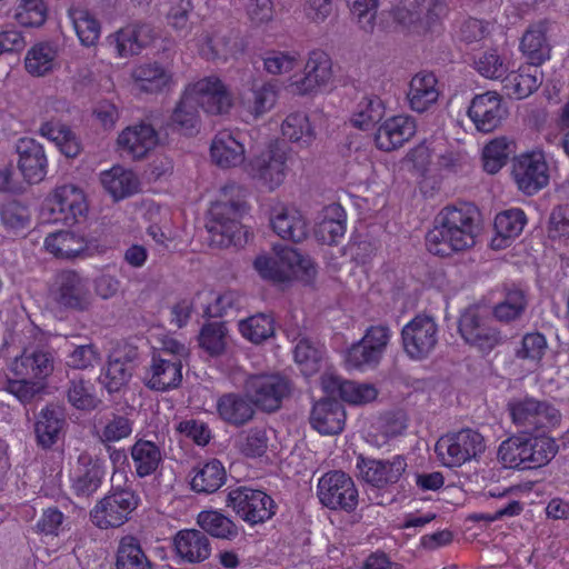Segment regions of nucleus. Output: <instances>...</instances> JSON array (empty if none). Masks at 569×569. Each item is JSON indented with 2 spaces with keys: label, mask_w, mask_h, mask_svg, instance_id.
<instances>
[{
  "label": "nucleus",
  "mask_w": 569,
  "mask_h": 569,
  "mask_svg": "<svg viewBox=\"0 0 569 569\" xmlns=\"http://www.w3.org/2000/svg\"><path fill=\"white\" fill-rule=\"evenodd\" d=\"M132 376V371L123 365L119 358L109 357L106 369L100 376V382L109 393L119 391L124 387Z\"/></svg>",
  "instance_id": "obj_58"
},
{
  "label": "nucleus",
  "mask_w": 569,
  "mask_h": 569,
  "mask_svg": "<svg viewBox=\"0 0 569 569\" xmlns=\"http://www.w3.org/2000/svg\"><path fill=\"white\" fill-rule=\"evenodd\" d=\"M293 390V381L279 372L249 375L243 382V391L254 407L268 413L279 410Z\"/></svg>",
  "instance_id": "obj_5"
},
{
  "label": "nucleus",
  "mask_w": 569,
  "mask_h": 569,
  "mask_svg": "<svg viewBox=\"0 0 569 569\" xmlns=\"http://www.w3.org/2000/svg\"><path fill=\"white\" fill-rule=\"evenodd\" d=\"M383 101L377 96L363 97L357 104L351 122L356 128L369 130L385 117Z\"/></svg>",
  "instance_id": "obj_51"
},
{
  "label": "nucleus",
  "mask_w": 569,
  "mask_h": 569,
  "mask_svg": "<svg viewBox=\"0 0 569 569\" xmlns=\"http://www.w3.org/2000/svg\"><path fill=\"white\" fill-rule=\"evenodd\" d=\"M238 328L243 338L259 345L274 335V320L270 315L257 313L240 320Z\"/></svg>",
  "instance_id": "obj_53"
},
{
  "label": "nucleus",
  "mask_w": 569,
  "mask_h": 569,
  "mask_svg": "<svg viewBox=\"0 0 569 569\" xmlns=\"http://www.w3.org/2000/svg\"><path fill=\"white\" fill-rule=\"evenodd\" d=\"M139 501L131 488H112L90 511V519L100 529L118 528L130 519Z\"/></svg>",
  "instance_id": "obj_6"
},
{
  "label": "nucleus",
  "mask_w": 569,
  "mask_h": 569,
  "mask_svg": "<svg viewBox=\"0 0 569 569\" xmlns=\"http://www.w3.org/2000/svg\"><path fill=\"white\" fill-rule=\"evenodd\" d=\"M186 88L208 114H226L233 106L230 91L219 78H203Z\"/></svg>",
  "instance_id": "obj_17"
},
{
  "label": "nucleus",
  "mask_w": 569,
  "mask_h": 569,
  "mask_svg": "<svg viewBox=\"0 0 569 569\" xmlns=\"http://www.w3.org/2000/svg\"><path fill=\"white\" fill-rule=\"evenodd\" d=\"M44 247L54 257L61 259L92 256L99 251L97 240L88 239L72 230H60L48 234Z\"/></svg>",
  "instance_id": "obj_20"
},
{
  "label": "nucleus",
  "mask_w": 569,
  "mask_h": 569,
  "mask_svg": "<svg viewBox=\"0 0 569 569\" xmlns=\"http://www.w3.org/2000/svg\"><path fill=\"white\" fill-rule=\"evenodd\" d=\"M136 476L140 479L157 472L162 466L163 452L153 441L138 439L130 448Z\"/></svg>",
  "instance_id": "obj_39"
},
{
  "label": "nucleus",
  "mask_w": 569,
  "mask_h": 569,
  "mask_svg": "<svg viewBox=\"0 0 569 569\" xmlns=\"http://www.w3.org/2000/svg\"><path fill=\"white\" fill-rule=\"evenodd\" d=\"M193 477L191 478V490L197 493H213L226 481V470L223 465L212 459L197 468H193Z\"/></svg>",
  "instance_id": "obj_43"
},
{
  "label": "nucleus",
  "mask_w": 569,
  "mask_h": 569,
  "mask_svg": "<svg viewBox=\"0 0 569 569\" xmlns=\"http://www.w3.org/2000/svg\"><path fill=\"white\" fill-rule=\"evenodd\" d=\"M552 22L542 19L531 23L522 34L520 49L532 66H541L550 58L551 44L548 33Z\"/></svg>",
  "instance_id": "obj_26"
},
{
  "label": "nucleus",
  "mask_w": 569,
  "mask_h": 569,
  "mask_svg": "<svg viewBox=\"0 0 569 569\" xmlns=\"http://www.w3.org/2000/svg\"><path fill=\"white\" fill-rule=\"evenodd\" d=\"M274 256H259L253 267L261 278L272 282H286L291 274H299L310 280L316 274V268L309 257L301 254L289 246H274Z\"/></svg>",
  "instance_id": "obj_4"
},
{
  "label": "nucleus",
  "mask_w": 569,
  "mask_h": 569,
  "mask_svg": "<svg viewBox=\"0 0 569 569\" xmlns=\"http://www.w3.org/2000/svg\"><path fill=\"white\" fill-rule=\"evenodd\" d=\"M557 452L553 438L520 433L500 443L498 459L506 468L527 470L546 466Z\"/></svg>",
  "instance_id": "obj_3"
},
{
  "label": "nucleus",
  "mask_w": 569,
  "mask_h": 569,
  "mask_svg": "<svg viewBox=\"0 0 569 569\" xmlns=\"http://www.w3.org/2000/svg\"><path fill=\"white\" fill-rule=\"evenodd\" d=\"M212 161L220 168H233L243 163L246 150L243 144L230 132H219L210 147Z\"/></svg>",
  "instance_id": "obj_38"
},
{
  "label": "nucleus",
  "mask_w": 569,
  "mask_h": 569,
  "mask_svg": "<svg viewBox=\"0 0 569 569\" xmlns=\"http://www.w3.org/2000/svg\"><path fill=\"white\" fill-rule=\"evenodd\" d=\"M162 130L177 131L184 136H193L200 130V113L197 100L186 88L176 103L169 120Z\"/></svg>",
  "instance_id": "obj_30"
},
{
  "label": "nucleus",
  "mask_w": 569,
  "mask_h": 569,
  "mask_svg": "<svg viewBox=\"0 0 569 569\" xmlns=\"http://www.w3.org/2000/svg\"><path fill=\"white\" fill-rule=\"evenodd\" d=\"M437 78L433 73H418L410 81L408 100L412 110L426 111L439 97Z\"/></svg>",
  "instance_id": "obj_42"
},
{
  "label": "nucleus",
  "mask_w": 569,
  "mask_h": 569,
  "mask_svg": "<svg viewBox=\"0 0 569 569\" xmlns=\"http://www.w3.org/2000/svg\"><path fill=\"white\" fill-rule=\"evenodd\" d=\"M417 130L415 119L409 116H395L379 126L375 142L378 149L392 151L411 139Z\"/></svg>",
  "instance_id": "obj_27"
},
{
  "label": "nucleus",
  "mask_w": 569,
  "mask_h": 569,
  "mask_svg": "<svg viewBox=\"0 0 569 569\" xmlns=\"http://www.w3.org/2000/svg\"><path fill=\"white\" fill-rule=\"evenodd\" d=\"M309 420L319 433L338 435L345 428V408L336 398H322L313 405Z\"/></svg>",
  "instance_id": "obj_28"
},
{
  "label": "nucleus",
  "mask_w": 569,
  "mask_h": 569,
  "mask_svg": "<svg viewBox=\"0 0 569 569\" xmlns=\"http://www.w3.org/2000/svg\"><path fill=\"white\" fill-rule=\"evenodd\" d=\"M278 98L277 86L272 82H254L244 96V102L248 110L259 117L268 112L276 103Z\"/></svg>",
  "instance_id": "obj_52"
},
{
  "label": "nucleus",
  "mask_w": 569,
  "mask_h": 569,
  "mask_svg": "<svg viewBox=\"0 0 569 569\" xmlns=\"http://www.w3.org/2000/svg\"><path fill=\"white\" fill-rule=\"evenodd\" d=\"M40 133L53 141L67 158H76L82 151V144L77 134L59 121H48L40 127Z\"/></svg>",
  "instance_id": "obj_44"
},
{
  "label": "nucleus",
  "mask_w": 569,
  "mask_h": 569,
  "mask_svg": "<svg viewBox=\"0 0 569 569\" xmlns=\"http://www.w3.org/2000/svg\"><path fill=\"white\" fill-rule=\"evenodd\" d=\"M295 360L305 376H311L321 368L323 352L308 338H301L295 348Z\"/></svg>",
  "instance_id": "obj_56"
},
{
  "label": "nucleus",
  "mask_w": 569,
  "mask_h": 569,
  "mask_svg": "<svg viewBox=\"0 0 569 569\" xmlns=\"http://www.w3.org/2000/svg\"><path fill=\"white\" fill-rule=\"evenodd\" d=\"M331 68L330 57L322 50H313L309 53L303 76L296 80L295 83L301 93H309L330 81L332 77Z\"/></svg>",
  "instance_id": "obj_33"
},
{
  "label": "nucleus",
  "mask_w": 569,
  "mask_h": 569,
  "mask_svg": "<svg viewBox=\"0 0 569 569\" xmlns=\"http://www.w3.org/2000/svg\"><path fill=\"white\" fill-rule=\"evenodd\" d=\"M528 306L526 292L519 288L506 289L505 298L492 308L493 318L501 323L519 320Z\"/></svg>",
  "instance_id": "obj_47"
},
{
  "label": "nucleus",
  "mask_w": 569,
  "mask_h": 569,
  "mask_svg": "<svg viewBox=\"0 0 569 569\" xmlns=\"http://www.w3.org/2000/svg\"><path fill=\"white\" fill-rule=\"evenodd\" d=\"M486 450L485 438L471 428H463L442 436L436 445V451L445 466L460 467L477 459Z\"/></svg>",
  "instance_id": "obj_8"
},
{
  "label": "nucleus",
  "mask_w": 569,
  "mask_h": 569,
  "mask_svg": "<svg viewBox=\"0 0 569 569\" xmlns=\"http://www.w3.org/2000/svg\"><path fill=\"white\" fill-rule=\"evenodd\" d=\"M57 48L49 42L34 44L24 58L26 70L34 77H43L56 67Z\"/></svg>",
  "instance_id": "obj_48"
},
{
  "label": "nucleus",
  "mask_w": 569,
  "mask_h": 569,
  "mask_svg": "<svg viewBox=\"0 0 569 569\" xmlns=\"http://www.w3.org/2000/svg\"><path fill=\"white\" fill-rule=\"evenodd\" d=\"M287 151L282 143L270 144L267 151L251 162L253 176L262 180L270 189L280 186L287 171Z\"/></svg>",
  "instance_id": "obj_21"
},
{
  "label": "nucleus",
  "mask_w": 569,
  "mask_h": 569,
  "mask_svg": "<svg viewBox=\"0 0 569 569\" xmlns=\"http://www.w3.org/2000/svg\"><path fill=\"white\" fill-rule=\"evenodd\" d=\"M507 114L508 109L501 97L492 91L477 94L468 108V116L476 129L483 133L495 131Z\"/></svg>",
  "instance_id": "obj_18"
},
{
  "label": "nucleus",
  "mask_w": 569,
  "mask_h": 569,
  "mask_svg": "<svg viewBox=\"0 0 569 569\" xmlns=\"http://www.w3.org/2000/svg\"><path fill=\"white\" fill-rule=\"evenodd\" d=\"M241 51L238 37L232 30L216 29L201 36L200 54L207 60L226 62Z\"/></svg>",
  "instance_id": "obj_29"
},
{
  "label": "nucleus",
  "mask_w": 569,
  "mask_h": 569,
  "mask_svg": "<svg viewBox=\"0 0 569 569\" xmlns=\"http://www.w3.org/2000/svg\"><path fill=\"white\" fill-rule=\"evenodd\" d=\"M512 176L523 193L531 196L549 183V168L543 152L532 151L513 159Z\"/></svg>",
  "instance_id": "obj_15"
},
{
  "label": "nucleus",
  "mask_w": 569,
  "mask_h": 569,
  "mask_svg": "<svg viewBox=\"0 0 569 569\" xmlns=\"http://www.w3.org/2000/svg\"><path fill=\"white\" fill-rule=\"evenodd\" d=\"M477 71L489 79H502L508 73V66L505 60L496 52H483L478 60L475 61Z\"/></svg>",
  "instance_id": "obj_63"
},
{
  "label": "nucleus",
  "mask_w": 569,
  "mask_h": 569,
  "mask_svg": "<svg viewBox=\"0 0 569 569\" xmlns=\"http://www.w3.org/2000/svg\"><path fill=\"white\" fill-rule=\"evenodd\" d=\"M114 569H153V563L134 536L122 537L116 550Z\"/></svg>",
  "instance_id": "obj_41"
},
{
  "label": "nucleus",
  "mask_w": 569,
  "mask_h": 569,
  "mask_svg": "<svg viewBox=\"0 0 569 569\" xmlns=\"http://www.w3.org/2000/svg\"><path fill=\"white\" fill-rule=\"evenodd\" d=\"M244 197V190L234 183L221 189V199L211 204L206 224L211 244L242 246L246 232L240 220L248 211Z\"/></svg>",
  "instance_id": "obj_2"
},
{
  "label": "nucleus",
  "mask_w": 569,
  "mask_h": 569,
  "mask_svg": "<svg viewBox=\"0 0 569 569\" xmlns=\"http://www.w3.org/2000/svg\"><path fill=\"white\" fill-rule=\"evenodd\" d=\"M218 417L227 425L241 428L256 417V407L246 392H227L221 395L216 405Z\"/></svg>",
  "instance_id": "obj_25"
},
{
  "label": "nucleus",
  "mask_w": 569,
  "mask_h": 569,
  "mask_svg": "<svg viewBox=\"0 0 569 569\" xmlns=\"http://www.w3.org/2000/svg\"><path fill=\"white\" fill-rule=\"evenodd\" d=\"M438 340V325L427 315L416 316L401 330L403 351L412 360L427 359L435 351Z\"/></svg>",
  "instance_id": "obj_11"
},
{
  "label": "nucleus",
  "mask_w": 569,
  "mask_h": 569,
  "mask_svg": "<svg viewBox=\"0 0 569 569\" xmlns=\"http://www.w3.org/2000/svg\"><path fill=\"white\" fill-rule=\"evenodd\" d=\"M538 67L528 63L520 67L517 71L508 72L502 80L507 94L520 100L536 91L542 83L541 72H539Z\"/></svg>",
  "instance_id": "obj_40"
},
{
  "label": "nucleus",
  "mask_w": 569,
  "mask_h": 569,
  "mask_svg": "<svg viewBox=\"0 0 569 569\" xmlns=\"http://www.w3.org/2000/svg\"><path fill=\"white\" fill-rule=\"evenodd\" d=\"M227 328L223 322H209L204 325L199 335V345L210 356L222 355L227 347Z\"/></svg>",
  "instance_id": "obj_57"
},
{
  "label": "nucleus",
  "mask_w": 569,
  "mask_h": 569,
  "mask_svg": "<svg viewBox=\"0 0 569 569\" xmlns=\"http://www.w3.org/2000/svg\"><path fill=\"white\" fill-rule=\"evenodd\" d=\"M433 228L426 236L430 253L450 257L476 244L480 231V212L468 202L447 206L436 216Z\"/></svg>",
  "instance_id": "obj_1"
},
{
  "label": "nucleus",
  "mask_w": 569,
  "mask_h": 569,
  "mask_svg": "<svg viewBox=\"0 0 569 569\" xmlns=\"http://www.w3.org/2000/svg\"><path fill=\"white\" fill-rule=\"evenodd\" d=\"M16 18L23 26L40 27L46 22L47 7L42 0H21Z\"/></svg>",
  "instance_id": "obj_61"
},
{
  "label": "nucleus",
  "mask_w": 569,
  "mask_h": 569,
  "mask_svg": "<svg viewBox=\"0 0 569 569\" xmlns=\"http://www.w3.org/2000/svg\"><path fill=\"white\" fill-rule=\"evenodd\" d=\"M346 211L339 203L325 207L315 226L316 239L325 244H337L346 233Z\"/></svg>",
  "instance_id": "obj_35"
},
{
  "label": "nucleus",
  "mask_w": 569,
  "mask_h": 569,
  "mask_svg": "<svg viewBox=\"0 0 569 569\" xmlns=\"http://www.w3.org/2000/svg\"><path fill=\"white\" fill-rule=\"evenodd\" d=\"M317 495L322 506L348 513L356 510L359 501L355 481L341 470L325 473L318 481Z\"/></svg>",
  "instance_id": "obj_10"
},
{
  "label": "nucleus",
  "mask_w": 569,
  "mask_h": 569,
  "mask_svg": "<svg viewBox=\"0 0 569 569\" xmlns=\"http://www.w3.org/2000/svg\"><path fill=\"white\" fill-rule=\"evenodd\" d=\"M153 38V28L146 22L131 23L118 32L110 40L119 57L127 58L138 54L140 50Z\"/></svg>",
  "instance_id": "obj_34"
},
{
  "label": "nucleus",
  "mask_w": 569,
  "mask_h": 569,
  "mask_svg": "<svg viewBox=\"0 0 569 569\" xmlns=\"http://www.w3.org/2000/svg\"><path fill=\"white\" fill-rule=\"evenodd\" d=\"M66 425L63 411L52 403L46 406L37 415L34 435L38 446L42 449L52 448Z\"/></svg>",
  "instance_id": "obj_36"
},
{
  "label": "nucleus",
  "mask_w": 569,
  "mask_h": 569,
  "mask_svg": "<svg viewBox=\"0 0 569 569\" xmlns=\"http://www.w3.org/2000/svg\"><path fill=\"white\" fill-rule=\"evenodd\" d=\"M227 507L247 523H263L276 513L273 499L259 489L240 486L231 489L226 498Z\"/></svg>",
  "instance_id": "obj_9"
},
{
  "label": "nucleus",
  "mask_w": 569,
  "mask_h": 569,
  "mask_svg": "<svg viewBox=\"0 0 569 569\" xmlns=\"http://www.w3.org/2000/svg\"><path fill=\"white\" fill-rule=\"evenodd\" d=\"M18 168L29 183H39L47 176L48 160L42 144L32 138H20L16 143Z\"/></svg>",
  "instance_id": "obj_22"
},
{
  "label": "nucleus",
  "mask_w": 569,
  "mask_h": 569,
  "mask_svg": "<svg viewBox=\"0 0 569 569\" xmlns=\"http://www.w3.org/2000/svg\"><path fill=\"white\" fill-rule=\"evenodd\" d=\"M197 522L203 532L219 539L232 540L239 535L237 525L216 510L201 511L198 515Z\"/></svg>",
  "instance_id": "obj_50"
},
{
  "label": "nucleus",
  "mask_w": 569,
  "mask_h": 569,
  "mask_svg": "<svg viewBox=\"0 0 569 569\" xmlns=\"http://www.w3.org/2000/svg\"><path fill=\"white\" fill-rule=\"evenodd\" d=\"M46 385L40 380L9 378L7 381V390L16 396L22 403H29L39 395Z\"/></svg>",
  "instance_id": "obj_64"
},
{
  "label": "nucleus",
  "mask_w": 569,
  "mask_h": 569,
  "mask_svg": "<svg viewBox=\"0 0 569 569\" xmlns=\"http://www.w3.org/2000/svg\"><path fill=\"white\" fill-rule=\"evenodd\" d=\"M0 219L8 230L17 231L29 224L30 212L24 204L9 201L0 206Z\"/></svg>",
  "instance_id": "obj_60"
},
{
  "label": "nucleus",
  "mask_w": 569,
  "mask_h": 569,
  "mask_svg": "<svg viewBox=\"0 0 569 569\" xmlns=\"http://www.w3.org/2000/svg\"><path fill=\"white\" fill-rule=\"evenodd\" d=\"M168 132L156 130L153 123L141 122L128 127L118 137V144L132 159H142L156 146L167 142Z\"/></svg>",
  "instance_id": "obj_19"
},
{
  "label": "nucleus",
  "mask_w": 569,
  "mask_h": 569,
  "mask_svg": "<svg viewBox=\"0 0 569 569\" xmlns=\"http://www.w3.org/2000/svg\"><path fill=\"white\" fill-rule=\"evenodd\" d=\"M142 380L144 386L153 391L166 392L177 389L182 382V363L151 355Z\"/></svg>",
  "instance_id": "obj_24"
},
{
  "label": "nucleus",
  "mask_w": 569,
  "mask_h": 569,
  "mask_svg": "<svg viewBox=\"0 0 569 569\" xmlns=\"http://www.w3.org/2000/svg\"><path fill=\"white\" fill-rule=\"evenodd\" d=\"M101 183L116 200L130 197L139 189V181L134 173L121 167H113L103 172Z\"/></svg>",
  "instance_id": "obj_45"
},
{
  "label": "nucleus",
  "mask_w": 569,
  "mask_h": 569,
  "mask_svg": "<svg viewBox=\"0 0 569 569\" xmlns=\"http://www.w3.org/2000/svg\"><path fill=\"white\" fill-rule=\"evenodd\" d=\"M509 144L505 138L489 142L482 153L483 169L490 173H497L507 162Z\"/></svg>",
  "instance_id": "obj_59"
},
{
  "label": "nucleus",
  "mask_w": 569,
  "mask_h": 569,
  "mask_svg": "<svg viewBox=\"0 0 569 569\" xmlns=\"http://www.w3.org/2000/svg\"><path fill=\"white\" fill-rule=\"evenodd\" d=\"M357 469L360 478L378 489L397 483L407 469L405 457L395 456L391 459L367 458L358 456Z\"/></svg>",
  "instance_id": "obj_16"
},
{
  "label": "nucleus",
  "mask_w": 569,
  "mask_h": 569,
  "mask_svg": "<svg viewBox=\"0 0 569 569\" xmlns=\"http://www.w3.org/2000/svg\"><path fill=\"white\" fill-rule=\"evenodd\" d=\"M269 438L264 428L249 429L240 440V451L249 458L261 457L268 448Z\"/></svg>",
  "instance_id": "obj_62"
},
{
  "label": "nucleus",
  "mask_w": 569,
  "mask_h": 569,
  "mask_svg": "<svg viewBox=\"0 0 569 569\" xmlns=\"http://www.w3.org/2000/svg\"><path fill=\"white\" fill-rule=\"evenodd\" d=\"M74 30L80 42L86 47L94 46L100 37V22L88 10L73 8L69 10Z\"/></svg>",
  "instance_id": "obj_54"
},
{
  "label": "nucleus",
  "mask_w": 569,
  "mask_h": 569,
  "mask_svg": "<svg viewBox=\"0 0 569 569\" xmlns=\"http://www.w3.org/2000/svg\"><path fill=\"white\" fill-rule=\"evenodd\" d=\"M272 230L282 239L301 242L309 234V224L303 214L289 207L276 208L271 212Z\"/></svg>",
  "instance_id": "obj_31"
},
{
  "label": "nucleus",
  "mask_w": 569,
  "mask_h": 569,
  "mask_svg": "<svg viewBox=\"0 0 569 569\" xmlns=\"http://www.w3.org/2000/svg\"><path fill=\"white\" fill-rule=\"evenodd\" d=\"M526 223L527 217L521 209H510L498 213L495 219V230L498 238L492 240L493 247L507 246L505 242L518 237Z\"/></svg>",
  "instance_id": "obj_46"
},
{
  "label": "nucleus",
  "mask_w": 569,
  "mask_h": 569,
  "mask_svg": "<svg viewBox=\"0 0 569 569\" xmlns=\"http://www.w3.org/2000/svg\"><path fill=\"white\" fill-rule=\"evenodd\" d=\"M174 548L179 557L189 563L202 562L211 555L209 538L197 529L180 530L174 537Z\"/></svg>",
  "instance_id": "obj_37"
},
{
  "label": "nucleus",
  "mask_w": 569,
  "mask_h": 569,
  "mask_svg": "<svg viewBox=\"0 0 569 569\" xmlns=\"http://www.w3.org/2000/svg\"><path fill=\"white\" fill-rule=\"evenodd\" d=\"M458 331L467 345L482 352H490L502 341L500 331L490 325L487 308L480 303L470 305L461 312Z\"/></svg>",
  "instance_id": "obj_7"
},
{
  "label": "nucleus",
  "mask_w": 569,
  "mask_h": 569,
  "mask_svg": "<svg viewBox=\"0 0 569 569\" xmlns=\"http://www.w3.org/2000/svg\"><path fill=\"white\" fill-rule=\"evenodd\" d=\"M103 462L88 452L78 457V467L72 488L77 496L89 497L94 493L104 478Z\"/></svg>",
  "instance_id": "obj_32"
},
{
  "label": "nucleus",
  "mask_w": 569,
  "mask_h": 569,
  "mask_svg": "<svg viewBox=\"0 0 569 569\" xmlns=\"http://www.w3.org/2000/svg\"><path fill=\"white\" fill-rule=\"evenodd\" d=\"M281 131L290 141L302 147L309 146L316 138L309 118L303 112L290 113L282 122Z\"/></svg>",
  "instance_id": "obj_55"
},
{
  "label": "nucleus",
  "mask_w": 569,
  "mask_h": 569,
  "mask_svg": "<svg viewBox=\"0 0 569 569\" xmlns=\"http://www.w3.org/2000/svg\"><path fill=\"white\" fill-rule=\"evenodd\" d=\"M132 78L140 91L158 93L170 82L171 76L158 63L140 64L132 71Z\"/></svg>",
  "instance_id": "obj_49"
},
{
  "label": "nucleus",
  "mask_w": 569,
  "mask_h": 569,
  "mask_svg": "<svg viewBox=\"0 0 569 569\" xmlns=\"http://www.w3.org/2000/svg\"><path fill=\"white\" fill-rule=\"evenodd\" d=\"M512 422L522 428L521 433L531 435L559 421V411L546 401L527 398L509 405Z\"/></svg>",
  "instance_id": "obj_13"
},
{
  "label": "nucleus",
  "mask_w": 569,
  "mask_h": 569,
  "mask_svg": "<svg viewBox=\"0 0 569 569\" xmlns=\"http://www.w3.org/2000/svg\"><path fill=\"white\" fill-rule=\"evenodd\" d=\"M54 301L64 309L86 311L91 305L88 279L76 270H61L54 281Z\"/></svg>",
  "instance_id": "obj_12"
},
{
  "label": "nucleus",
  "mask_w": 569,
  "mask_h": 569,
  "mask_svg": "<svg viewBox=\"0 0 569 569\" xmlns=\"http://www.w3.org/2000/svg\"><path fill=\"white\" fill-rule=\"evenodd\" d=\"M49 220L73 224L79 222L88 211V204L83 191L73 186L64 184L58 187L53 194L47 200Z\"/></svg>",
  "instance_id": "obj_14"
},
{
  "label": "nucleus",
  "mask_w": 569,
  "mask_h": 569,
  "mask_svg": "<svg viewBox=\"0 0 569 569\" xmlns=\"http://www.w3.org/2000/svg\"><path fill=\"white\" fill-rule=\"evenodd\" d=\"M54 359L49 350L36 348L24 349L20 357L14 358L10 365L13 377L33 379L44 382L53 372Z\"/></svg>",
  "instance_id": "obj_23"
}]
</instances>
